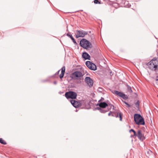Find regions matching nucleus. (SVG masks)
<instances>
[{
	"instance_id": "f257e3e1",
	"label": "nucleus",
	"mask_w": 158,
	"mask_h": 158,
	"mask_svg": "<svg viewBox=\"0 0 158 158\" xmlns=\"http://www.w3.org/2000/svg\"><path fill=\"white\" fill-rule=\"evenodd\" d=\"M134 121L136 124L138 125H144L145 122L144 118L140 114H135L134 116Z\"/></svg>"
},
{
	"instance_id": "f03ea898",
	"label": "nucleus",
	"mask_w": 158,
	"mask_h": 158,
	"mask_svg": "<svg viewBox=\"0 0 158 158\" xmlns=\"http://www.w3.org/2000/svg\"><path fill=\"white\" fill-rule=\"evenodd\" d=\"M148 65L152 70H156L158 66V60L154 58L152 59L148 63Z\"/></svg>"
},
{
	"instance_id": "7ed1b4c3",
	"label": "nucleus",
	"mask_w": 158,
	"mask_h": 158,
	"mask_svg": "<svg viewBox=\"0 0 158 158\" xmlns=\"http://www.w3.org/2000/svg\"><path fill=\"white\" fill-rule=\"evenodd\" d=\"M80 45L81 46L86 49L88 48H91L92 47L91 44L85 39H83L80 41Z\"/></svg>"
},
{
	"instance_id": "20e7f679",
	"label": "nucleus",
	"mask_w": 158,
	"mask_h": 158,
	"mask_svg": "<svg viewBox=\"0 0 158 158\" xmlns=\"http://www.w3.org/2000/svg\"><path fill=\"white\" fill-rule=\"evenodd\" d=\"M65 96L67 99L71 98V99H75L76 98L77 94L76 93L73 91H69L66 92Z\"/></svg>"
},
{
	"instance_id": "39448f33",
	"label": "nucleus",
	"mask_w": 158,
	"mask_h": 158,
	"mask_svg": "<svg viewBox=\"0 0 158 158\" xmlns=\"http://www.w3.org/2000/svg\"><path fill=\"white\" fill-rule=\"evenodd\" d=\"M87 34V32L83 30H77L76 33L75 34V37L77 38L79 37H83Z\"/></svg>"
},
{
	"instance_id": "423d86ee",
	"label": "nucleus",
	"mask_w": 158,
	"mask_h": 158,
	"mask_svg": "<svg viewBox=\"0 0 158 158\" xmlns=\"http://www.w3.org/2000/svg\"><path fill=\"white\" fill-rule=\"evenodd\" d=\"M87 66L90 69L93 70H96L97 67L95 64L90 61H88L85 63Z\"/></svg>"
},
{
	"instance_id": "0eeeda50",
	"label": "nucleus",
	"mask_w": 158,
	"mask_h": 158,
	"mask_svg": "<svg viewBox=\"0 0 158 158\" xmlns=\"http://www.w3.org/2000/svg\"><path fill=\"white\" fill-rule=\"evenodd\" d=\"M112 92L114 94H115L117 96H119L124 99H126L128 98V96L122 92L117 90H114L113 92Z\"/></svg>"
},
{
	"instance_id": "6e6552de",
	"label": "nucleus",
	"mask_w": 158,
	"mask_h": 158,
	"mask_svg": "<svg viewBox=\"0 0 158 158\" xmlns=\"http://www.w3.org/2000/svg\"><path fill=\"white\" fill-rule=\"evenodd\" d=\"M84 73H82L81 72L79 71H76L73 73L72 75L74 77L79 78L83 77Z\"/></svg>"
},
{
	"instance_id": "1a4fd4ad",
	"label": "nucleus",
	"mask_w": 158,
	"mask_h": 158,
	"mask_svg": "<svg viewBox=\"0 0 158 158\" xmlns=\"http://www.w3.org/2000/svg\"><path fill=\"white\" fill-rule=\"evenodd\" d=\"M85 81L87 84L90 87H92L93 84L94 82L93 80L89 77H86L85 78Z\"/></svg>"
},
{
	"instance_id": "9d476101",
	"label": "nucleus",
	"mask_w": 158,
	"mask_h": 158,
	"mask_svg": "<svg viewBox=\"0 0 158 158\" xmlns=\"http://www.w3.org/2000/svg\"><path fill=\"white\" fill-rule=\"evenodd\" d=\"M136 136H137L141 140H143L145 139L144 136V134L140 130H138L137 133H136Z\"/></svg>"
},
{
	"instance_id": "9b49d317",
	"label": "nucleus",
	"mask_w": 158,
	"mask_h": 158,
	"mask_svg": "<svg viewBox=\"0 0 158 158\" xmlns=\"http://www.w3.org/2000/svg\"><path fill=\"white\" fill-rule=\"evenodd\" d=\"M70 102L73 106L77 108L81 106V103L73 99L70 100Z\"/></svg>"
},
{
	"instance_id": "f8f14e48",
	"label": "nucleus",
	"mask_w": 158,
	"mask_h": 158,
	"mask_svg": "<svg viewBox=\"0 0 158 158\" xmlns=\"http://www.w3.org/2000/svg\"><path fill=\"white\" fill-rule=\"evenodd\" d=\"M97 106H99L100 107L103 109L105 108L107 106H108V104L106 102H103L98 103Z\"/></svg>"
},
{
	"instance_id": "ddd939ff",
	"label": "nucleus",
	"mask_w": 158,
	"mask_h": 158,
	"mask_svg": "<svg viewBox=\"0 0 158 158\" xmlns=\"http://www.w3.org/2000/svg\"><path fill=\"white\" fill-rule=\"evenodd\" d=\"M65 67L64 66H63L61 69V73L60 75V78L62 79L63 77L65 72Z\"/></svg>"
},
{
	"instance_id": "4468645a",
	"label": "nucleus",
	"mask_w": 158,
	"mask_h": 158,
	"mask_svg": "<svg viewBox=\"0 0 158 158\" xmlns=\"http://www.w3.org/2000/svg\"><path fill=\"white\" fill-rule=\"evenodd\" d=\"M82 57L85 59L90 60V56L86 52H84L82 55Z\"/></svg>"
},
{
	"instance_id": "2eb2a0df",
	"label": "nucleus",
	"mask_w": 158,
	"mask_h": 158,
	"mask_svg": "<svg viewBox=\"0 0 158 158\" xmlns=\"http://www.w3.org/2000/svg\"><path fill=\"white\" fill-rule=\"evenodd\" d=\"M66 35L67 36H68L70 38L73 40V42L75 44H77V43L76 42V41L75 40V39H74V38L73 37V36H72V35H70L69 33H67L66 34Z\"/></svg>"
},
{
	"instance_id": "dca6fc26",
	"label": "nucleus",
	"mask_w": 158,
	"mask_h": 158,
	"mask_svg": "<svg viewBox=\"0 0 158 158\" xmlns=\"http://www.w3.org/2000/svg\"><path fill=\"white\" fill-rule=\"evenodd\" d=\"M0 143L3 144H6V143L2 138H0Z\"/></svg>"
},
{
	"instance_id": "f3484780",
	"label": "nucleus",
	"mask_w": 158,
	"mask_h": 158,
	"mask_svg": "<svg viewBox=\"0 0 158 158\" xmlns=\"http://www.w3.org/2000/svg\"><path fill=\"white\" fill-rule=\"evenodd\" d=\"M107 106L108 108V111L111 109L112 107H114V106L112 105H108V106Z\"/></svg>"
},
{
	"instance_id": "a211bd4d",
	"label": "nucleus",
	"mask_w": 158,
	"mask_h": 158,
	"mask_svg": "<svg viewBox=\"0 0 158 158\" xmlns=\"http://www.w3.org/2000/svg\"><path fill=\"white\" fill-rule=\"evenodd\" d=\"M132 131L134 133V136H136V133L135 131L133 129H131L130 131V132Z\"/></svg>"
},
{
	"instance_id": "6ab92c4d",
	"label": "nucleus",
	"mask_w": 158,
	"mask_h": 158,
	"mask_svg": "<svg viewBox=\"0 0 158 158\" xmlns=\"http://www.w3.org/2000/svg\"><path fill=\"white\" fill-rule=\"evenodd\" d=\"M107 111H108V110H104L103 109H102V108L100 110V112L101 113H106V112Z\"/></svg>"
},
{
	"instance_id": "aec40b11",
	"label": "nucleus",
	"mask_w": 158,
	"mask_h": 158,
	"mask_svg": "<svg viewBox=\"0 0 158 158\" xmlns=\"http://www.w3.org/2000/svg\"><path fill=\"white\" fill-rule=\"evenodd\" d=\"M127 89H128V91L129 93H131L132 92V90L131 89V87L128 86L127 87Z\"/></svg>"
},
{
	"instance_id": "412c9836",
	"label": "nucleus",
	"mask_w": 158,
	"mask_h": 158,
	"mask_svg": "<svg viewBox=\"0 0 158 158\" xmlns=\"http://www.w3.org/2000/svg\"><path fill=\"white\" fill-rule=\"evenodd\" d=\"M123 115V114L121 113H119V117L120 118V121H122V116Z\"/></svg>"
},
{
	"instance_id": "4be33fe9",
	"label": "nucleus",
	"mask_w": 158,
	"mask_h": 158,
	"mask_svg": "<svg viewBox=\"0 0 158 158\" xmlns=\"http://www.w3.org/2000/svg\"><path fill=\"white\" fill-rule=\"evenodd\" d=\"M94 3L95 4L100 3V2H99L98 0H94Z\"/></svg>"
},
{
	"instance_id": "5701e85b",
	"label": "nucleus",
	"mask_w": 158,
	"mask_h": 158,
	"mask_svg": "<svg viewBox=\"0 0 158 158\" xmlns=\"http://www.w3.org/2000/svg\"><path fill=\"white\" fill-rule=\"evenodd\" d=\"M135 105L137 107H139V103L138 101L135 103Z\"/></svg>"
},
{
	"instance_id": "b1692460",
	"label": "nucleus",
	"mask_w": 158,
	"mask_h": 158,
	"mask_svg": "<svg viewBox=\"0 0 158 158\" xmlns=\"http://www.w3.org/2000/svg\"><path fill=\"white\" fill-rule=\"evenodd\" d=\"M96 109H97V110H98L100 111L101 108L100 107H96Z\"/></svg>"
},
{
	"instance_id": "393cba45",
	"label": "nucleus",
	"mask_w": 158,
	"mask_h": 158,
	"mask_svg": "<svg viewBox=\"0 0 158 158\" xmlns=\"http://www.w3.org/2000/svg\"><path fill=\"white\" fill-rule=\"evenodd\" d=\"M104 100V98H103L102 97L100 100L98 101V102H99L100 101L103 100Z\"/></svg>"
},
{
	"instance_id": "a878e982",
	"label": "nucleus",
	"mask_w": 158,
	"mask_h": 158,
	"mask_svg": "<svg viewBox=\"0 0 158 158\" xmlns=\"http://www.w3.org/2000/svg\"><path fill=\"white\" fill-rule=\"evenodd\" d=\"M119 114H118V113L117 114H116L115 115V117H116V118H117L118 117V115H119Z\"/></svg>"
},
{
	"instance_id": "bb28decb",
	"label": "nucleus",
	"mask_w": 158,
	"mask_h": 158,
	"mask_svg": "<svg viewBox=\"0 0 158 158\" xmlns=\"http://www.w3.org/2000/svg\"><path fill=\"white\" fill-rule=\"evenodd\" d=\"M60 70H58V71L57 72H56V73H55V74H56V75L58 74L59 73V72H60Z\"/></svg>"
},
{
	"instance_id": "cd10ccee",
	"label": "nucleus",
	"mask_w": 158,
	"mask_h": 158,
	"mask_svg": "<svg viewBox=\"0 0 158 158\" xmlns=\"http://www.w3.org/2000/svg\"><path fill=\"white\" fill-rule=\"evenodd\" d=\"M126 104L127 106L128 107H129L130 106V105L128 104L127 103Z\"/></svg>"
},
{
	"instance_id": "c85d7f7f",
	"label": "nucleus",
	"mask_w": 158,
	"mask_h": 158,
	"mask_svg": "<svg viewBox=\"0 0 158 158\" xmlns=\"http://www.w3.org/2000/svg\"><path fill=\"white\" fill-rule=\"evenodd\" d=\"M112 113V112L111 111H110L108 114V116H110L111 114Z\"/></svg>"
},
{
	"instance_id": "c756f323",
	"label": "nucleus",
	"mask_w": 158,
	"mask_h": 158,
	"mask_svg": "<svg viewBox=\"0 0 158 158\" xmlns=\"http://www.w3.org/2000/svg\"><path fill=\"white\" fill-rule=\"evenodd\" d=\"M57 81H55L54 82V84L55 85H56L57 84Z\"/></svg>"
},
{
	"instance_id": "7c9ffc66",
	"label": "nucleus",
	"mask_w": 158,
	"mask_h": 158,
	"mask_svg": "<svg viewBox=\"0 0 158 158\" xmlns=\"http://www.w3.org/2000/svg\"><path fill=\"white\" fill-rule=\"evenodd\" d=\"M122 101H123V102H124L125 104H126L127 103V102H125V101H123V100H122Z\"/></svg>"
},
{
	"instance_id": "2f4dec72",
	"label": "nucleus",
	"mask_w": 158,
	"mask_h": 158,
	"mask_svg": "<svg viewBox=\"0 0 158 158\" xmlns=\"http://www.w3.org/2000/svg\"><path fill=\"white\" fill-rule=\"evenodd\" d=\"M111 115L112 116H115V115L113 114H112Z\"/></svg>"
},
{
	"instance_id": "473e14b6",
	"label": "nucleus",
	"mask_w": 158,
	"mask_h": 158,
	"mask_svg": "<svg viewBox=\"0 0 158 158\" xmlns=\"http://www.w3.org/2000/svg\"><path fill=\"white\" fill-rule=\"evenodd\" d=\"M131 6V5H130L129 6V5H128V7H129V6Z\"/></svg>"
},
{
	"instance_id": "72a5a7b5",
	"label": "nucleus",
	"mask_w": 158,
	"mask_h": 158,
	"mask_svg": "<svg viewBox=\"0 0 158 158\" xmlns=\"http://www.w3.org/2000/svg\"><path fill=\"white\" fill-rule=\"evenodd\" d=\"M113 109L114 110V107H113Z\"/></svg>"
}]
</instances>
